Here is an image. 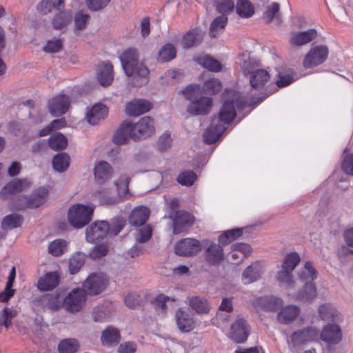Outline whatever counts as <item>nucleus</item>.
<instances>
[{
  "label": "nucleus",
  "mask_w": 353,
  "mask_h": 353,
  "mask_svg": "<svg viewBox=\"0 0 353 353\" xmlns=\"http://www.w3.org/2000/svg\"><path fill=\"white\" fill-rule=\"evenodd\" d=\"M316 276V270L311 262L307 261L299 275V279L303 286L294 295L293 299L295 301H311L316 296L317 290L313 283Z\"/></svg>",
  "instance_id": "1"
},
{
  "label": "nucleus",
  "mask_w": 353,
  "mask_h": 353,
  "mask_svg": "<svg viewBox=\"0 0 353 353\" xmlns=\"http://www.w3.org/2000/svg\"><path fill=\"white\" fill-rule=\"evenodd\" d=\"M119 58L123 69L128 77L140 79L148 77L149 70L143 63H139L138 52L136 49L126 50Z\"/></svg>",
  "instance_id": "2"
},
{
  "label": "nucleus",
  "mask_w": 353,
  "mask_h": 353,
  "mask_svg": "<svg viewBox=\"0 0 353 353\" xmlns=\"http://www.w3.org/2000/svg\"><path fill=\"white\" fill-rule=\"evenodd\" d=\"M300 261V256L296 252H290L286 254L281 269L277 272L276 280L286 286L287 288L294 287V281L292 272Z\"/></svg>",
  "instance_id": "3"
},
{
  "label": "nucleus",
  "mask_w": 353,
  "mask_h": 353,
  "mask_svg": "<svg viewBox=\"0 0 353 353\" xmlns=\"http://www.w3.org/2000/svg\"><path fill=\"white\" fill-rule=\"evenodd\" d=\"M94 208L81 204L72 206L68 211V221L73 227L81 228L92 219Z\"/></svg>",
  "instance_id": "4"
},
{
  "label": "nucleus",
  "mask_w": 353,
  "mask_h": 353,
  "mask_svg": "<svg viewBox=\"0 0 353 353\" xmlns=\"http://www.w3.org/2000/svg\"><path fill=\"white\" fill-rule=\"evenodd\" d=\"M129 179L123 177L114 182L119 196H110L105 191L99 190L94 193V196L98 198L100 203L103 205H112L121 201V197L125 196L128 191Z\"/></svg>",
  "instance_id": "5"
},
{
  "label": "nucleus",
  "mask_w": 353,
  "mask_h": 353,
  "mask_svg": "<svg viewBox=\"0 0 353 353\" xmlns=\"http://www.w3.org/2000/svg\"><path fill=\"white\" fill-rule=\"evenodd\" d=\"M329 49L325 45H319L310 48L305 55L303 65L310 69L323 64L327 59Z\"/></svg>",
  "instance_id": "6"
},
{
  "label": "nucleus",
  "mask_w": 353,
  "mask_h": 353,
  "mask_svg": "<svg viewBox=\"0 0 353 353\" xmlns=\"http://www.w3.org/2000/svg\"><path fill=\"white\" fill-rule=\"evenodd\" d=\"M86 294L84 289L75 288L63 299V306L69 312H78L86 301Z\"/></svg>",
  "instance_id": "7"
},
{
  "label": "nucleus",
  "mask_w": 353,
  "mask_h": 353,
  "mask_svg": "<svg viewBox=\"0 0 353 353\" xmlns=\"http://www.w3.org/2000/svg\"><path fill=\"white\" fill-rule=\"evenodd\" d=\"M108 279L103 274H91L84 281L83 286L86 294L97 295L101 293L107 287Z\"/></svg>",
  "instance_id": "8"
},
{
  "label": "nucleus",
  "mask_w": 353,
  "mask_h": 353,
  "mask_svg": "<svg viewBox=\"0 0 353 353\" xmlns=\"http://www.w3.org/2000/svg\"><path fill=\"white\" fill-rule=\"evenodd\" d=\"M201 241L193 238H185L175 245V253L179 256H190L198 254L202 249Z\"/></svg>",
  "instance_id": "9"
},
{
  "label": "nucleus",
  "mask_w": 353,
  "mask_h": 353,
  "mask_svg": "<svg viewBox=\"0 0 353 353\" xmlns=\"http://www.w3.org/2000/svg\"><path fill=\"white\" fill-rule=\"evenodd\" d=\"M109 230L110 224L105 221L92 223L86 228V239L92 243L101 241L108 234Z\"/></svg>",
  "instance_id": "10"
},
{
  "label": "nucleus",
  "mask_w": 353,
  "mask_h": 353,
  "mask_svg": "<svg viewBox=\"0 0 353 353\" xmlns=\"http://www.w3.org/2000/svg\"><path fill=\"white\" fill-rule=\"evenodd\" d=\"M134 140L151 136L154 133V121L149 117H143L133 124Z\"/></svg>",
  "instance_id": "11"
},
{
  "label": "nucleus",
  "mask_w": 353,
  "mask_h": 353,
  "mask_svg": "<svg viewBox=\"0 0 353 353\" xmlns=\"http://www.w3.org/2000/svg\"><path fill=\"white\" fill-rule=\"evenodd\" d=\"M319 332L314 327H307L301 330L294 332L290 336L291 343L294 345H301L318 340Z\"/></svg>",
  "instance_id": "12"
},
{
  "label": "nucleus",
  "mask_w": 353,
  "mask_h": 353,
  "mask_svg": "<svg viewBox=\"0 0 353 353\" xmlns=\"http://www.w3.org/2000/svg\"><path fill=\"white\" fill-rule=\"evenodd\" d=\"M70 105V101L69 97L60 94L49 101L48 108L50 112L54 117H59L67 112Z\"/></svg>",
  "instance_id": "13"
},
{
  "label": "nucleus",
  "mask_w": 353,
  "mask_h": 353,
  "mask_svg": "<svg viewBox=\"0 0 353 353\" xmlns=\"http://www.w3.org/2000/svg\"><path fill=\"white\" fill-rule=\"evenodd\" d=\"M212 105V99L208 97L196 99L187 106V111L193 115H203L210 112Z\"/></svg>",
  "instance_id": "14"
},
{
  "label": "nucleus",
  "mask_w": 353,
  "mask_h": 353,
  "mask_svg": "<svg viewBox=\"0 0 353 353\" xmlns=\"http://www.w3.org/2000/svg\"><path fill=\"white\" fill-rule=\"evenodd\" d=\"M316 37L317 32L314 28L305 31L294 32L290 34L289 43L292 47H300L309 43Z\"/></svg>",
  "instance_id": "15"
},
{
  "label": "nucleus",
  "mask_w": 353,
  "mask_h": 353,
  "mask_svg": "<svg viewBox=\"0 0 353 353\" xmlns=\"http://www.w3.org/2000/svg\"><path fill=\"white\" fill-rule=\"evenodd\" d=\"M320 339L327 344H336L342 339L340 327L336 324H327L319 334Z\"/></svg>",
  "instance_id": "16"
},
{
  "label": "nucleus",
  "mask_w": 353,
  "mask_h": 353,
  "mask_svg": "<svg viewBox=\"0 0 353 353\" xmlns=\"http://www.w3.org/2000/svg\"><path fill=\"white\" fill-rule=\"evenodd\" d=\"M175 319L178 328L183 332H190L194 327L195 321L188 310L179 308L175 313Z\"/></svg>",
  "instance_id": "17"
},
{
  "label": "nucleus",
  "mask_w": 353,
  "mask_h": 353,
  "mask_svg": "<svg viewBox=\"0 0 353 353\" xmlns=\"http://www.w3.org/2000/svg\"><path fill=\"white\" fill-rule=\"evenodd\" d=\"M249 335L248 325L244 319L238 316L231 325V338L236 343L245 342Z\"/></svg>",
  "instance_id": "18"
},
{
  "label": "nucleus",
  "mask_w": 353,
  "mask_h": 353,
  "mask_svg": "<svg viewBox=\"0 0 353 353\" xmlns=\"http://www.w3.org/2000/svg\"><path fill=\"white\" fill-rule=\"evenodd\" d=\"M112 168L107 161H100L95 164L94 175L97 183L103 184L109 181L112 178Z\"/></svg>",
  "instance_id": "19"
},
{
  "label": "nucleus",
  "mask_w": 353,
  "mask_h": 353,
  "mask_svg": "<svg viewBox=\"0 0 353 353\" xmlns=\"http://www.w3.org/2000/svg\"><path fill=\"white\" fill-rule=\"evenodd\" d=\"M194 222V216L186 212H177L173 221V232L179 234L190 227Z\"/></svg>",
  "instance_id": "20"
},
{
  "label": "nucleus",
  "mask_w": 353,
  "mask_h": 353,
  "mask_svg": "<svg viewBox=\"0 0 353 353\" xmlns=\"http://www.w3.org/2000/svg\"><path fill=\"white\" fill-rule=\"evenodd\" d=\"M108 112V108L105 105L96 103L88 111L85 118L90 124L97 125L107 117Z\"/></svg>",
  "instance_id": "21"
},
{
  "label": "nucleus",
  "mask_w": 353,
  "mask_h": 353,
  "mask_svg": "<svg viewBox=\"0 0 353 353\" xmlns=\"http://www.w3.org/2000/svg\"><path fill=\"white\" fill-rule=\"evenodd\" d=\"M38 303L43 309L51 311L58 310L61 304L62 299L59 294H46L41 296L38 299Z\"/></svg>",
  "instance_id": "22"
},
{
  "label": "nucleus",
  "mask_w": 353,
  "mask_h": 353,
  "mask_svg": "<svg viewBox=\"0 0 353 353\" xmlns=\"http://www.w3.org/2000/svg\"><path fill=\"white\" fill-rule=\"evenodd\" d=\"M236 110L233 101H225L223 104L219 114V118H215L216 122L223 125L231 123L236 117Z\"/></svg>",
  "instance_id": "23"
},
{
  "label": "nucleus",
  "mask_w": 353,
  "mask_h": 353,
  "mask_svg": "<svg viewBox=\"0 0 353 353\" xmlns=\"http://www.w3.org/2000/svg\"><path fill=\"white\" fill-rule=\"evenodd\" d=\"M224 259L222 247L219 244L211 243L205 250V259L210 265H216Z\"/></svg>",
  "instance_id": "24"
},
{
  "label": "nucleus",
  "mask_w": 353,
  "mask_h": 353,
  "mask_svg": "<svg viewBox=\"0 0 353 353\" xmlns=\"http://www.w3.org/2000/svg\"><path fill=\"white\" fill-rule=\"evenodd\" d=\"M226 130V127L213 119L210 126L205 130L203 134V140L208 144L214 143L220 136Z\"/></svg>",
  "instance_id": "25"
},
{
  "label": "nucleus",
  "mask_w": 353,
  "mask_h": 353,
  "mask_svg": "<svg viewBox=\"0 0 353 353\" xmlns=\"http://www.w3.org/2000/svg\"><path fill=\"white\" fill-rule=\"evenodd\" d=\"M176 301V299L174 297L159 294L153 299L152 303L159 314L165 315L169 307H174Z\"/></svg>",
  "instance_id": "26"
},
{
  "label": "nucleus",
  "mask_w": 353,
  "mask_h": 353,
  "mask_svg": "<svg viewBox=\"0 0 353 353\" xmlns=\"http://www.w3.org/2000/svg\"><path fill=\"white\" fill-rule=\"evenodd\" d=\"M263 264L258 261L247 267L242 274V281L248 285L258 280L263 272Z\"/></svg>",
  "instance_id": "27"
},
{
  "label": "nucleus",
  "mask_w": 353,
  "mask_h": 353,
  "mask_svg": "<svg viewBox=\"0 0 353 353\" xmlns=\"http://www.w3.org/2000/svg\"><path fill=\"white\" fill-rule=\"evenodd\" d=\"M133 132L132 123L128 121L123 122L116 131L113 137V141L117 144L125 143L128 139H134Z\"/></svg>",
  "instance_id": "28"
},
{
  "label": "nucleus",
  "mask_w": 353,
  "mask_h": 353,
  "mask_svg": "<svg viewBox=\"0 0 353 353\" xmlns=\"http://www.w3.org/2000/svg\"><path fill=\"white\" fill-rule=\"evenodd\" d=\"M152 108L151 103L146 100L138 99L129 102L126 105L125 111L128 115L139 116L147 112Z\"/></svg>",
  "instance_id": "29"
},
{
  "label": "nucleus",
  "mask_w": 353,
  "mask_h": 353,
  "mask_svg": "<svg viewBox=\"0 0 353 353\" xmlns=\"http://www.w3.org/2000/svg\"><path fill=\"white\" fill-rule=\"evenodd\" d=\"M113 66L110 62H103L97 70V80L103 86L111 84L113 80Z\"/></svg>",
  "instance_id": "30"
},
{
  "label": "nucleus",
  "mask_w": 353,
  "mask_h": 353,
  "mask_svg": "<svg viewBox=\"0 0 353 353\" xmlns=\"http://www.w3.org/2000/svg\"><path fill=\"white\" fill-rule=\"evenodd\" d=\"M29 185L30 183L26 179L13 180L4 186L1 192V196L6 199L9 195L20 192Z\"/></svg>",
  "instance_id": "31"
},
{
  "label": "nucleus",
  "mask_w": 353,
  "mask_h": 353,
  "mask_svg": "<svg viewBox=\"0 0 353 353\" xmlns=\"http://www.w3.org/2000/svg\"><path fill=\"white\" fill-rule=\"evenodd\" d=\"M231 259L233 263H238L247 258L251 252L249 245L243 243H235L231 246Z\"/></svg>",
  "instance_id": "32"
},
{
  "label": "nucleus",
  "mask_w": 353,
  "mask_h": 353,
  "mask_svg": "<svg viewBox=\"0 0 353 353\" xmlns=\"http://www.w3.org/2000/svg\"><path fill=\"white\" fill-rule=\"evenodd\" d=\"M203 34L201 30L195 28L189 30L183 37L181 45L183 48L189 49L201 43Z\"/></svg>",
  "instance_id": "33"
},
{
  "label": "nucleus",
  "mask_w": 353,
  "mask_h": 353,
  "mask_svg": "<svg viewBox=\"0 0 353 353\" xmlns=\"http://www.w3.org/2000/svg\"><path fill=\"white\" fill-rule=\"evenodd\" d=\"M150 215L149 210L144 206H139L134 208L129 216V222L134 226L143 225L148 220Z\"/></svg>",
  "instance_id": "34"
},
{
  "label": "nucleus",
  "mask_w": 353,
  "mask_h": 353,
  "mask_svg": "<svg viewBox=\"0 0 353 353\" xmlns=\"http://www.w3.org/2000/svg\"><path fill=\"white\" fill-rule=\"evenodd\" d=\"M300 314V308L294 305H288L283 307L278 314V320L284 324H289L296 319Z\"/></svg>",
  "instance_id": "35"
},
{
  "label": "nucleus",
  "mask_w": 353,
  "mask_h": 353,
  "mask_svg": "<svg viewBox=\"0 0 353 353\" xmlns=\"http://www.w3.org/2000/svg\"><path fill=\"white\" fill-rule=\"evenodd\" d=\"M101 341L105 346L110 347L117 345L120 341L119 331L113 326H108L102 332Z\"/></svg>",
  "instance_id": "36"
},
{
  "label": "nucleus",
  "mask_w": 353,
  "mask_h": 353,
  "mask_svg": "<svg viewBox=\"0 0 353 353\" xmlns=\"http://www.w3.org/2000/svg\"><path fill=\"white\" fill-rule=\"evenodd\" d=\"M29 199V208H37L44 204L48 197V190L43 187L34 190L28 196Z\"/></svg>",
  "instance_id": "37"
},
{
  "label": "nucleus",
  "mask_w": 353,
  "mask_h": 353,
  "mask_svg": "<svg viewBox=\"0 0 353 353\" xmlns=\"http://www.w3.org/2000/svg\"><path fill=\"white\" fill-rule=\"evenodd\" d=\"M266 23H271L276 27L281 25L282 18L278 3H272L266 8Z\"/></svg>",
  "instance_id": "38"
},
{
  "label": "nucleus",
  "mask_w": 353,
  "mask_h": 353,
  "mask_svg": "<svg viewBox=\"0 0 353 353\" xmlns=\"http://www.w3.org/2000/svg\"><path fill=\"white\" fill-rule=\"evenodd\" d=\"M59 283V276L57 272H48L38 281V288L43 291L52 290Z\"/></svg>",
  "instance_id": "39"
},
{
  "label": "nucleus",
  "mask_w": 353,
  "mask_h": 353,
  "mask_svg": "<svg viewBox=\"0 0 353 353\" xmlns=\"http://www.w3.org/2000/svg\"><path fill=\"white\" fill-rule=\"evenodd\" d=\"M72 16L66 11H59L52 20V28L55 30L65 32L68 24L71 23Z\"/></svg>",
  "instance_id": "40"
},
{
  "label": "nucleus",
  "mask_w": 353,
  "mask_h": 353,
  "mask_svg": "<svg viewBox=\"0 0 353 353\" xmlns=\"http://www.w3.org/2000/svg\"><path fill=\"white\" fill-rule=\"evenodd\" d=\"M239 64L245 75H250L259 70L260 63L255 59H251L248 54H243L239 58Z\"/></svg>",
  "instance_id": "41"
},
{
  "label": "nucleus",
  "mask_w": 353,
  "mask_h": 353,
  "mask_svg": "<svg viewBox=\"0 0 353 353\" xmlns=\"http://www.w3.org/2000/svg\"><path fill=\"white\" fill-rule=\"evenodd\" d=\"M228 22V17L222 14L216 17L210 24L209 34L211 37H219L223 31Z\"/></svg>",
  "instance_id": "42"
},
{
  "label": "nucleus",
  "mask_w": 353,
  "mask_h": 353,
  "mask_svg": "<svg viewBox=\"0 0 353 353\" xmlns=\"http://www.w3.org/2000/svg\"><path fill=\"white\" fill-rule=\"evenodd\" d=\"M251 87L258 91L263 90L265 87V70H256L250 75Z\"/></svg>",
  "instance_id": "43"
},
{
  "label": "nucleus",
  "mask_w": 353,
  "mask_h": 353,
  "mask_svg": "<svg viewBox=\"0 0 353 353\" xmlns=\"http://www.w3.org/2000/svg\"><path fill=\"white\" fill-rule=\"evenodd\" d=\"M23 221L22 216L18 214H11L3 218L1 227L3 230H12L20 227Z\"/></svg>",
  "instance_id": "44"
},
{
  "label": "nucleus",
  "mask_w": 353,
  "mask_h": 353,
  "mask_svg": "<svg viewBox=\"0 0 353 353\" xmlns=\"http://www.w3.org/2000/svg\"><path fill=\"white\" fill-rule=\"evenodd\" d=\"M189 304L199 314H206L210 311V307L207 300L199 296L190 298Z\"/></svg>",
  "instance_id": "45"
},
{
  "label": "nucleus",
  "mask_w": 353,
  "mask_h": 353,
  "mask_svg": "<svg viewBox=\"0 0 353 353\" xmlns=\"http://www.w3.org/2000/svg\"><path fill=\"white\" fill-rule=\"evenodd\" d=\"M197 61L200 65L210 71L217 72L221 70V63L210 56L200 57Z\"/></svg>",
  "instance_id": "46"
},
{
  "label": "nucleus",
  "mask_w": 353,
  "mask_h": 353,
  "mask_svg": "<svg viewBox=\"0 0 353 353\" xmlns=\"http://www.w3.org/2000/svg\"><path fill=\"white\" fill-rule=\"evenodd\" d=\"M79 348V341L75 339H66L61 341L58 345L60 353H75Z\"/></svg>",
  "instance_id": "47"
},
{
  "label": "nucleus",
  "mask_w": 353,
  "mask_h": 353,
  "mask_svg": "<svg viewBox=\"0 0 353 353\" xmlns=\"http://www.w3.org/2000/svg\"><path fill=\"white\" fill-rule=\"evenodd\" d=\"M236 12L243 18H249L252 16L254 9L248 0H239L236 3Z\"/></svg>",
  "instance_id": "48"
},
{
  "label": "nucleus",
  "mask_w": 353,
  "mask_h": 353,
  "mask_svg": "<svg viewBox=\"0 0 353 353\" xmlns=\"http://www.w3.org/2000/svg\"><path fill=\"white\" fill-rule=\"evenodd\" d=\"M243 234V228H236L225 231L219 237V242L222 245L229 244Z\"/></svg>",
  "instance_id": "49"
},
{
  "label": "nucleus",
  "mask_w": 353,
  "mask_h": 353,
  "mask_svg": "<svg viewBox=\"0 0 353 353\" xmlns=\"http://www.w3.org/2000/svg\"><path fill=\"white\" fill-rule=\"evenodd\" d=\"M70 157L65 153L57 154L52 160L53 168L59 172H64L69 166Z\"/></svg>",
  "instance_id": "50"
},
{
  "label": "nucleus",
  "mask_w": 353,
  "mask_h": 353,
  "mask_svg": "<svg viewBox=\"0 0 353 353\" xmlns=\"http://www.w3.org/2000/svg\"><path fill=\"white\" fill-rule=\"evenodd\" d=\"M49 145L54 150H63L68 145V140L63 134L56 133L49 138Z\"/></svg>",
  "instance_id": "51"
},
{
  "label": "nucleus",
  "mask_w": 353,
  "mask_h": 353,
  "mask_svg": "<svg viewBox=\"0 0 353 353\" xmlns=\"http://www.w3.org/2000/svg\"><path fill=\"white\" fill-rule=\"evenodd\" d=\"M85 263V255L81 252H76L69 260V270L71 274L79 272Z\"/></svg>",
  "instance_id": "52"
},
{
  "label": "nucleus",
  "mask_w": 353,
  "mask_h": 353,
  "mask_svg": "<svg viewBox=\"0 0 353 353\" xmlns=\"http://www.w3.org/2000/svg\"><path fill=\"white\" fill-rule=\"evenodd\" d=\"M319 315L323 321H331L337 316V311L330 303H324L319 307Z\"/></svg>",
  "instance_id": "53"
},
{
  "label": "nucleus",
  "mask_w": 353,
  "mask_h": 353,
  "mask_svg": "<svg viewBox=\"0 0 353 353\" xmlns=\"http://www.w3.org/2000/svg\"><path fill=\"white\" fill-rule=\"evenodd\" d=\"M296 73L293 70H289L287 72H279L276 85L278 88H284L295 81Z\"/></svg>",
  "instance_id": "54"
},
{
  "label": "nucleus",
  "mask_w": 353,
  "mask_h": 353,
  "mask_svg": "<svg viewBox=\"0 0 353 353\" xmlns=\"http://www.w3.org/2000/svg\"><path fill=\"white\" fill-rule=\"evenodd\" d=\"M176 56V50L173 45L170 43L165 44L163 46L158 54V59L166 62L172 60Z\"/></svg>",
  "instance_id": "55"
},
{
  "label": "nucleus",
  "mask_w": 353,
  "mask_h": 353,
  "mask_svg": "<svg viewBox=\"0 0 353 353\" xmlns=\"http://www.w3.org/2000/svg\"><path fill=\"white\" fill-rule=\"evenodd\" d=\"M203 88L205 93L214 94L221 90L222 84L218 79L212 78L205 81Z\"/></svg>",
  "instance_id": "56"
},
{
  "label": "nucleus",
  "mask_w": 353,
  "mask_h": 353,
  "mask_svg": "<svg viewBox=\"0 0 353 353\" xmlns=\"http://www.w3.org/2000/svg\"><path fill=\"white\" fill-rule=\"evenodd\" d=\"M17 315L13 308L6 307L0 313V325L9 327L12 325V319Z\"/></svg>",
  "instance_id": "57"
},
{
  "label": "nucleus",
  "mask_w": 353,
  "mask_h": 353,
  "mask_svg": "<svg viewBox=\"0 0 353 353\" xmlns=\"http://www.w3.org/2000/svg\"><path fill=\"white\" fill-rule=\"evenodd\" d=\"M126 223L125 218L116 216L111 219L108 234L112 236L118 234L124 228Z\"/></svg>",
  "instance_id": "58"
},
{
  "label": "nucleus",
  "mask_w": 353,
  "mask_h": 353,
  "mask_svg": "<svg viewBox=\"0 0 353 353\" xmlns=\"http://www.w3.org/2000/svg\"><path fill=\"white\" fill-rule=\"evenodd\" d=\"M66 245L67 243L65 241L57 239L50 243L48 251L51 254L58 256L63 253Z\"/></svg>",
  "instance_id": "59"
},
{
  "label": "nucleus",
  "mask_w": 353,
  "mask_h": 353,
  "mask_svg": "<svg viewBox=\"0 0 353 353\" xmlns=\"http://www.w3.org/2000/svg\"><path fill=\"white\" fill-rule=\"evenodd\" d=\"M196 179V174L192 170H186L181 172L177 181L182 185L190 186Z\"/></svg>",
  "instance_id": "60"
},
{
  "label": "nucleus",
  "mask_w": 353,
  "mask_h": 353,
  "mask_svg": "<svg viewBox=\"0 0 353 353\" xmlns=\"http://www.w3.org/2000/svg\"><path fill=\"white\" fill-rule=\"evenodd\" d=\"M90 16L88 14L79 12L74 17V32L77 33L78 31H81L85 29L88 20Z\"/></svg>",
  "instance_id": "61"
},
{
  "label": "nucleus",
  "mask_w": 353,
  "mask_h": 353,
  "mask_svg": "<svg viewBox=\"0 0 353 353\" xmlns=\"http://www.w3.org/2000/svg\"><path fill=\"white\" fill-rule=\"evenodd\" d=\"M341 168L346 174L353 176V154H347L343 156Z\"/></svg>",
  "instance_id": "62"
},
{
  "label": "nucleus",
  "mask_w": 353,
  "mask_h": 353,
  "mask_svg": "<svg viewBox=\"0 0 353 353\" xmlns=\"http://www.w3.org/2000/svg\"><path fill=\"white\" fill-rule=\"evenodd\" d=\"M92 319L95 322L102 323L108 319V314L103 305L96 307L92 313Z\"/></svg>",
  "instance_id": "63"
},
{
  "label": "nucleus",
  "mask_w": 353,
  "mask_h": 353,
  "mask_svg": "<svg viewBox=\"0 0 353 353\" xmlns=\"http://www.w3.org/2000/svg\"><path fill=\"white\" fill-rule=\"evenodd\" d=\"M199 87L198 85H190L185 89L181 91L185 99L190 102L196 99L199 95Z\"/></svg>",
  "instance_id": "64"
}]
</instances>
